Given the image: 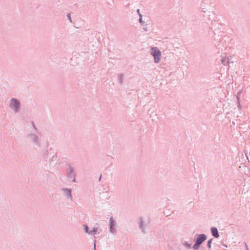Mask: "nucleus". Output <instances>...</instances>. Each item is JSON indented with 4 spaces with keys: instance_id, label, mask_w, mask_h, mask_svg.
Wrapping results in <instances>:
<instances>
[{
    "instance_id": "f257e3e1",
    "label": "nucleus",
    "mask_w": 250,
    "mask_h": 250,
    "mask_svg": "<svg viewBox=\"0 0 250 250\" xmlns=\"http://www.w3.org/2000/svg\"><path fill=\"white\" fill-rule=\"evenodd\" d=\"M151 54L153 56L155 62H159L160 56L161 55V51L156 47L151 48Z\"/></svg>"
},
{
    "instance_id": "f03ea898",
    "label": "nucleus",
    "mask_w": 250,
    "mask_h": 250,
    "mask_svg": "<svg viewBox=\"0 0 250 250\" xmlns=\"http://www.w3.org/2000/svg\"><path fill=\"white\" fill-rule=\"evenodd\" d=\"M206 239V236L204 234H200L199 235L196 241V243L193 246V248L195 250L198 249L199 247V246L202 244V243Z\"/></svg>"
},
{
    "instance_id": "7ed1b4c3",
    "label": "nucleus",
    "mask_w": 250,
    "mask_h": 250,
    "mask_svg": "<svg viewBox=\"0 0 250 250\" xmlns=\"http://www.w3.org/2000/svg\"><path fill=\"white\" fill-rule=\"evenodd\" d=\"M20 106V103L15 99H12L11 101L10 106L14 108L16 111H18Z\"/></svg>"
},
{
    "instance_id": "20e7f679",
    "label": "nucleus",
    "mask_w": 250,
    "mask_h": 250,
    "mask_svg": "<svg viewBox=\"0 0 250 250\" xmlns=\"http://www.w3.org/2000/svg\"><path fill=\"white\" fill-rule=\"evenodd\" d=\"M212 234L216 238L219 237V234L218 233L217 229L216 228H212L211 229Z\"/></svg>"
},
{
    "instance_id": "39448f33",
    "label": "nucleus",
    "mask_w": 250,
    "mask_h": 250,
    "mask_svg": "<svg viewBox=\"0 0 250 250\" xmlns=\"http://www.w3.org/2000/svg\"><path fill=\"white\" fill-rule=\"evenodd\" d=\"M65 191H66V193L68 194V195L71 197V191L69 189H65Z\"/></svg>"
},
{
    "instance_id": "423d86ee",
    "label": "nucleus",
    "mask_w": 250,
    "mask_h": 250,
    "mask_svg": "<svg viewBox=\"0 0 250 250\" xmlns=\"http://www.w3.org/2000/svg\"><path fill=\"white\" fill-rule=\"evenodd\" d=\"M98 228H94L92 231H90V233L92 232H93L94 233H96L97 231Z\"/></svg>"
},
{
    "instance_id": "0eeeda50",
    "label": "nucleus",
    "mask_w": 250,
    "mask_h": 250,
    "mask_svg": "<svg viewBox=\"0 0 250 250\" xmlns=\"http://www.w3.org/2000/svg\"><path fill=\"white\" fill-rule=\"evenodd\" d=\"M211 241H212V240H209L208 241V246L209 248H211Z\"/></svg>"
},
{
    "instance_id": "6e6552de",
    "label": "nucleus",
    "mask_w": 250,
    "mask_h": 250,
    "mask_svg": "<svg viewBox=\"0 0 250 250\" xmlns=\"http://www.w3.org/2000/svg\"><path fill=\"white\" fill-rule=\"evenodd\" d=\"M84 229L85 232H86V233L88 232V228L87 226H84Z\"/></svg>"
},
{
    "instance_id": "1a4fd4ad",
    "label": "nucleus",
    "mask_w": 250,
    "mask_h": 250,
    "mask_svg": "<svg viewBox=\"0 0 250 250\" xmlns=\"http://www.w3.org/2000/svg\"><path fill=\"white\" fill-rule=\"evenodd\" d=\"M184 245H185L186 246H187V247H188V248H190V246H191V245H189V244H188V243H185L184 244Z\"/></svg>"
},
{
    "instance_id": "9d476101",
    "label": "nucleus",
    "mask_w": 250,
    "mask_h": 250,
    "mask_svg": "<svg viewBox=\"0 0 250 250\" xmlns=\"http://www.w3.org/2000/svg\"><path fill=\"white\" fill-rule=\"evenodd\" d=\"M67 17H68V19L69 20V21H71V17H70V14H69L67 15Z\"/></svg>"
},
{
    "instance_id": "9b49d317",
    "label": "nucleus",
    "mask_w": 250,
    "mask_h": 250,
    "mask_svg": "<svg viewBox=\"0 0 250 250\" xmlns=\"http://www.w3.org/2000/svg\"><path fill=\"white\" fill-rule=\"evenodd\" d=\"M139 21H140V22H142V18H140Z\"/></svg>"
},
{
    "instance_id": "f8f14e48",
    "label": "nucleus",
    "mask_w": 250,
    "mask_h": 250,
    "mask_svg": "<svg viewBox=\"0 0 250 250\" xmlns=\"http://www.w3.org/2000/svg\"><path fill=\"white\" fill-rule=\"evenodd\" d=\"M112 225H113V222H112V223H111V225H110V227H111V228H112Z\"/></svg>"
}]
</instances>
